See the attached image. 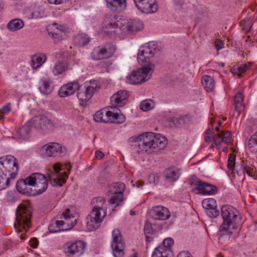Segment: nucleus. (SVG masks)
I'll list each match as a JSON object with an SVG mask.
<instances>
[{"label":"nucleus","instance_id":"obj_1","mask_svg":"<svg viewBox=\"0 0 257 257\" xmlns=\"http://www.w3.org/2000/svg\"><path fill=\"white\" fill-rule=\"evenodd\" d=\"M221 215L223 222L219 227V239H229L238 228L241 217L236 208L228 205L222 206Z\"/></svg>","mask_w":257,"mask_h":257},{"label":"nucleus","instance_id":"obj_2","mask_svg":"<svg viewBox=\"0 0 257 257\" xmlns=\"http://www.w3.org/2000/svg\"><path fill=\"white\" fill-rule=\"evenodd\" d=\"M130 142L137 143L138 152H153L164 149L167 143L166 138L161 135L148 132L138 136L132 137Z\"/></svg>","mask_w":257,"mask_h":257},{"label":"nucleus","instance_id":"obj_3","mask_svg":"<svg viewBox=\"0 0 257 257\" xmlns=\"http://www.w3.org/2000/svg\"><path fill=\"white\" fill-rule=\"evenodd\" d=\"M31 207L28 201H23L17 206V236L20 239L24 240L26 236L24 233H19L24 231L26 232L31 226Z\"/></svg>","mask_w":257,"mask_h":257},{"label":"nucleus","instance_id":"obj_4","mask_svg":"<svg viewBox=\"0 0 257 257\" xmlns=\"http://www.w3.org/2000/svg\"><path fill=\"white\" fill-rule=\"evenodd\" d=\"M60 220L52 223L49 226V231L51 232H57L60 231L68 230L72 228L77 222V214L72 213L69 209L57 216Z\"/></svg>","mask_w":257,"mask_h":257},{"label":"nucleus","instance_id":"obj_5","mask_svg":"<svg viewBox=\"0 0 257 257\" xmlns=\"http://www.w3.org/2000/svg\"><path fill=\"white\" fill-rule=\"evenodd\" d=\"M152 63L145 64L142 68L133 71L126 78V82L133 85L141 84L149 80L155 70Z\"/></svg>","mask_w":257,"mask_h":257},{"label":"nucleus","instance_id":"obj_6","mask_svg":"<svg viewBox=\"0 0 257 257\" xmlns=\"http://www.w3.org/2000/svg\"><path fill=\"white\" fill-rule=\"evenodd\" d=\"M65 168L68 172L60 173V171L63 170L62 166L59 163L53 165V171H51L48 174L49 181L53 186H60L65 182L70 172L71 165L70 164H66Z\"/></svg>","mask_w":257,"mask_h":257},{"label":"nucleus","instance_id":"obj_7","mask_svg":"<svg viewBox=\"0 0 257 257\" xmlns=\"http://www.w3.org/2000/svg\"><path fill=\"white\" fill-rule=\"evenodd\" d=\"M190 185L193 187L194 191L200 194L211 195L218 192V189L215 186L202 181L195 177L191 178Z\"/></svg>","mask_w":257,"mask_h":257},{"label":"nucleus","instance_id":"obj_8","mask_svg":"<svg viewBox=\"0 0 257 257\" xmlns=\"http://www.w3.org/2000/svg\"><path fill=\"white\" fill-rule=\"evenodd\" d=\"M29 186L35 187L34 195H38L43 193L48 187V180L44 175L35 173L28 177Z\"/></svg>","mask_w":257,"mask_h":257},{"label":"nucleus","instance_id":"obj_9","mask_svg":"<svg viewBox=\"0 0 257 257\" xmlns=\"http://www.w3.org/2000/svg\"><path fill=\"white\" fill-rule=\"evenodd\" d=\"M86 243L82 241H68L62 247L63 252L67 256L79 257L85 251Z\"/></svg>","mask_w":257,"mask_h":257},{"label":"nucleus","instance_id":"obj_10","mask_svg":"<svg viewBox=\"0 0 257 257\" xmlns=\"http://www.w3.org/2000/svg\"><path fill=\"white\" fill-rule=\"evenodd\" d=\"M106 215V211L92 209L87 217V226L90 231L97 229Z\"/></svg>","mask_w":257,"mask_h":257},{"label":"nucleus","instance_id":"obj_11","mask_svg":"<svg viewBox=\"0 0 257 257\" xmlns=\"http://www.w3.org/2000/svg\"><path fill=\"white\" fill-rule=\"evenodd\" d=\"M112 236L111 246L114 257H123L125 246L120 230L117 228L114 229L112 231Z\"/></svg>","mask_w":257,"mask_h":257},{"label":"nucleus","instance_id":"obj_12","mask_svg":"<svg viewBox=\"0 0 257 257\" xmlns=\"http://www.w3.org/2000/svg\"><path fill=\"white\" fill-rule=\"evenodd\" d=\"M47 30L49 37H51L55 41L64 39L67 34L70 32V29L67 26L57 23L50 25Z\"/></svg>","mask_w":257,"mask_h":257},{"label":"nucleus","instance_id":"obj_13","mask_svg":"<svg viewBox=\"0 0 257 257\" xmlns=\"http://www.w3.org/2000/svg\"><path fill=\"white\" fill-rule=\"evenodd\" d=\"M116 50V47L112 44H106L103 46L94 48L91 53L93 59L103 60L110 58Z\"/></svg>","mask_w":257,"mask_h":257},{"label":"nucleus","instance_id":"obj_14","mask_svg":"<svg viewBox=\"0 0 257 257\" xmlns=\"http://www.w3.org/2000/svg\"><path fill=\"white\" fill-rule=\"evenodd\" d=\"M157 46L153 42L145 44L142 47L138 55V60L139 63L147 64L150 63V60L155 55L157 51Z\"/></svg>","mask_w":257,"mask_h":257},{"label":"nucleus","instance_id":"obj_15","mask_svg":"<svg viewBox=\"0 0 257 257\" xmlns=\"http://www.w3.org/2000/svg\"><path fill=\"white\" fill-rule=\"evenodd\" d=\"M99 88V85L95 80L86 83L84 89H81L77 92V97L82 102L88 101L94 92Z\"/></svg>","mask_w":257,"mask_h":257},{"label":"nucleus","instance_id":"obj_16","mask_svg":"<svg viewBox=\"0 0 257 257\" xmlns=\"http://www.w3.org/2000/svg\"><path fill=\"white\" fill-rule=\"evenodd\" d=\"M42 150L46 157H54L65 154L67 150L61 144L55 142L49 143L42 147Z\"/></svg>","mask_w":257,"mask_h":257},{"label":"nucleus","instance_id":"obj_17","mask_svg":"<svg viewBox=\"0 0 257 257\" xmlns=\"http://www.w3.org/2000/svg\"><path fill=\"white\" fill-rule=\"evenodd\" d=\"M136 6L142 13L153 14L158 10L157 0H134Z\"/></svg>","mask_w":257,"mask_h":257},{"label":"nucleus","instance_id":"obj_18","mask_svg":"<svg viewBox=\"0 0 257 257\" xmlns=\"http://www.w3.org/2000/svg\"><path fill=\"white\" fill-rule=\"evenodd\" d=\"M33 126L44 133L52 131L54 127L52 121L45 116H36L33 118Z\"/></svg>","mask_w":257,"mask_h":257},{"label":"nucleus","instance_id":"obj_19","mask_svg":"<svg viewBox=\"0 0 257 257\" xmlns=\"http://www.w3.org/2000/svg\"><path fill=\"white\" fill-rule=\"evenodd\" d=\"M122 30L129 32H136L143 29L144 24L139 19H124L120 23Z\"/></svg>","mask_w":257,"mask_h":257},{"label":"nucleus","instance_id":"obj_20","mask_svg":"<svg viewBox=\"0 0 257 257\" xmlns=\"http://www.w3.org/2000/svg\"><path fill=\"white\" fill-rule=\"evenodd\" d=\"M202 206L205 209L206 214L211 218L217 217L220 211L217 209L216 200L212 198L204 199L202 202Z\"/></svg>","mask_w":257,"mask_h":257},{"label":"nucleus","instance_id":"obj_21","mask_svg":"<svg viewBox=\"0 0 257 257\" xmlns=\"http://www.w3.org/2000/svg\"><path fill=\"white\" fill-rule=\"evenodd\" d=\"M150 215L157 220H166L169 218L171 214L169 209L163 206H156L150 210Z\"/></svg>","mask_w":257,"mask_h":257},{"label":"nucleus","instance_id":"obj_22","mask_svg":"<svg viewBox=\"0 0 257 257\" xmlns=\"http://www.w3.org/2000/svg\"><path fill=\"white\" fill-rule=\"evenodd\" d=\"M23 14L28 19H37L45 16V12L43 8L36 5H32L24 10Z\"/></svg>","mask_w":257,"mask_h":257},{"label":"nucleus","instance_id":"obj_23","mask_svg":"<svg viewBox=\"0 0 257 257\" xmlns=\"http://www.w3.org/2000/svg\"><path fill=\"white\" fill-rule=\"evenodd\" d=\"M128 97V94L127 91L122 90L118 91L110 97V107L114 108L123 106Z\"/></svg>","mask_w":257,"mask_h":257},{"label":"nucleus","instance_id":"obj_24","mask_svg":"<svg viewBox=\"0 0 257 257\" xmlns=\"http://www.w3.org/2000/svg\"><path fill=\"white\" fill-rule=\"evenodd\" d=\"M80 85L77 81H73L63 85L58 91V94L61 97L70 96L79 89Z\"/></svg>","mask_w":257,"mask_h":257},{"label":"nucleus","instance_id":"obj_25","mask_svg":"<svg viewBox=\"0 0 257 257\" xmlns=\"http://www.w3.org/2000/svg\"><path fill=\"white\" fill-rule=\"evenodd\" d=\"M166 120L168 122H172L177 127H180L189 123L191 121V117L188 115H174L169 113L166 116Z\"/></svg>","mask_w":257,"mask_h":257},{"label":"nucleus","instance_id":"obj_26","mask_svg":"<svg viewBox=\"0 0 257 257\" xmlns=\"http://www.w3.org/2000/svg\"><path fill=\"white\" fill-rule=\"evenodd\" d=\"M2 162H0V190L6 189L9 185V182L11 179H14L16 176V173H12L10 174V178L7 176V174L5 172V168L3 166Z\"/></svg>","mask_w":257,"mask_h":257},{"label":"nucleus","instance_id":"obj_27","mask_svg":"<svg viewBox=\"0 0 257 257\" xmlns=\"http://www.w3.org/2000/svg\"><path fill=\"white\" fill-rule=\"evenodd\" d=\"M52 80L48 77H42L39 82V90L40 92L44 95H48L51 93L52 88L51 86Z\"/></svg>","mask_w":257,"mask_h":257},{"label":"nucleus","instance_id":"obj_28","mask_svg":"<svg viewBox=\"0 0 257 257\" xmlns=\"http://www.w3.org/2000/svg\"><path fill=\"white\" fill-rule=\"evenodd\" d=\"M216 146H219L222 142L229 144L231 141L230 133L229 131H221L215 135L213 138Z\"/></svg>","mask_w":257,"mask_h":257},{"label":"nucleus","instance_id":"obj_29","mask_svg":"<svg viewBox=\"0 0 257 257\" xmlns=\"http://www.w3.org/2000/svg\"><path fill=\"white\" fill-rule=\"evenodd\" d=\"M2 162L3 166L5 168V172H10L13 170L14 167H16V159L12 155H7L5 158H0V162Z\"/></svg>","mask_w":257,"mask_h":257},{"label":"nucleus","instance_id":"obj_30","mask_svg":"<svg viewBox=\"0 0 257 257\" xmlns=\"http://www.w3.org/2000/svg\"><path fill=\"white\" fill-rule=\"evenodd\" d=\"M47 60L46 56L43 53H38L31 57V67L33 69L40 68Z\"/></svg>","mask_w":257,"mask_h":257},{"label":"nucleus","instance_id":"obj_31","mask_svg":"<svg viewBox=\"0 0 257 257\" xmlns=\"http://www.w3.org/2000/svg\"><path fill=\"white\" fill-rule=\"evenodd\" d=\"M110 114L111 111L102 109L95 112L93 115V119L96 122L107 123L110 121Z\"/></svg>","mask_w":257,"mask_h":257},{"label":"nucleus","instance_id":"obj_32","mask_svg":"<svg viewBox=\"0 0 257 257\" xmlns=\"http://www.w3.org/2000/svg\"><path fill=\"white\" fill-rule=\"evenodd\" d=\"M180 175V170L175 167H171L166 170L165 176L169 181H176Z\"/></svg>","mask_w":257,"mask_h":257},{"label":"nucleus","instance_id":"obj_33","mask_svg":"<svg viewBox=\"0 0 257 257\" xmlns=\"http://www.w3.org/2000/svg\"><path fill=\"white\" fill-rule=\"evenodd\" d=\"M32 126H33V119L27 122L20 128L19 135L20 139L25 140L28 138Z\"/></svg>","mask_w":257,"mask_h":257},{"label":"nucleus","instance_id":"obj_34","mask_svg":"<svg viewBox=\"0 0 257 257\" xmlns=\"http://www.w3.org/2000/svg\"><path fill=\"white\" fill-rule=\"evenodd\" d=\"M202 85L207 92L212 91L215 88V81L210 76L205 75L202 77Z\"/></svg>","mask_w":257,"mask_h":257},{"label":"nucleus","instance_id":"obj_35","mask_svg":"<svg viewBox=\"0 0 257 257\" xmlns=\"http://www.w3.org/2000/svg\"><path fill=\"white\" fill-rule=\"evenodd\" d=\"M68 67L67 64L65 61L56 62L52 69V73L54 75H58L65 71Z\"/></svg>","mask_w":257,"mask_h":257},{"label":"nucleus","instance_id":"obj_36","mask_svg":"<svg viewBox=\"0 0 257 257\" xmlns=\"http://www.w3.org/2000/svg\"><path fill=\"white\" fill-rule=\"evenodd\" d=\"M172 251L164 249V247H157L154 250L152 257H172Z\"/></svg>","mask_w":257,"mask_h":257},{"label":"nucleus","instance_id":"obj_37","mask_svg":"<svg viewBox=\"0 0 257 257\" xmlns=\"http://www.w3.org/2000/svg\"><path fill=\"white\" fill-rule=\"evenodd\" d=\"M90 41L89 37L85 34H79L74 38L75 44L79 47L87 44Z\"/></svg>","mask_w":257,"mask_h":257},{"label":"nucleus","instance_id":"obj_38","mask_svg":"<svg viewBox=\"0 0 257 257\" xmlns=\"http://www.w3.org/2000/svg\"><path fill=\"white\" fill-rule=\"evenodd\" d=\"M28 177L26 179H21L17 181V191L21 194H28L29 189L28 187Z\"/></svg>","mask_w":257,"mask_h":257},{"label":"nucleus","instance_id":"obj_39","mask_svg":"<svg viewBox=\"0 0 257 257\" xmlns=\"http://www.w3.org/2000/svg\"><path fill=\"white\" fill-rule=\"evenodd\" d=\"M93 209H106L105 200L103 197H97L94 198L92 201Z\"/></svg>","mask_w":257,"mask_h":257},{"label":"nucleus","instance_id":"obj_40","mask_svg":"<svg viewBox=\"0 0 257 257\" xmlns=\"http://www.w3.org/2000/svg\"><path fill=\"white\" fill-rule=\"evenodd\" d=\"M108 7H117L120 10H124L126 7V0H106Z\"/></svg>","mask_w":257,"mask_h":257},{"label":"nucleus","instance_id":"obj_41","mask_svg":"<svg viewBox=\"0 0 257 257\" xmlns=\"http://www.w3.org/2000/svg\"><path fill=\"white\" fill-rule=\"evenodd\" d=\"M109 115L110 116L109 122H111L120 124L124 122L125 120V117L122 113H114L111 111V114Z\"/></svg>","mask_w":257,"mask_h":257},{"label":"nucleus","instance_id":"obj_42","mask_svg":"<svg viewBox=\"0 0 257 257\" xmlns=\"http://www.w3.org/2000/svg\"><path fill=\"white\" fill-rule=\"evenodd\" d=\"M118 24L114 22H110L106 25L103 28V31L107 35H112L116 33L118 30Z\"/></svg>","mask_w":257,"mask_h":257},{"label":"nucleus","instance_id":"obj_43","mask_svg":"<svg viewBox=\"0 0 257 257\" xmlns=\"http://www.w3.org/2000/svg\"><path fill=\"white\" fill-rule=\"evenodd\" d=\"M125 189V185L122 182H117L110 186V192L111 194L123 193Z\"/></svg>","mask_w":257,"mask_h":257},{"label":"nucleus","instance_id":"obj_44","mask_svg":"<svg viewBox=\"0 0 257 257\" xmlns=\"http://www.w3.org/2000/svg\"><path fill=\"white\" fill-rule=\"evenodd\" d=\"M247 146L251 152H257V132L251 136L248 140Z\"/></svg>","mask_w":257,"mask_h":257},{"label":"nucleus","instance_id":"obj_45","mask_svg":"<svg viewBox=\"0 0 257 257\" xmlns=\"http://www.w3.org/2000/svg\"><path fill=\"white\" fill-rule=\"evenodd\" d=\"M113 195L111 196L109 200L110 204H115L118 202H122L123 200V193H116L112 194Z\"/></svg>","mask_w":257,"mask_h":257},{"label":"nucleus","instance_id":"obj_46","mask_svg":"<svg viewBox=\"0 0 257 257\" xmlns=\"http://www.w3.org/2000/svg\"><path fill=\"white\" fill-rule=\"evenodd\" d=\"M174 243L173 239L171 238H167L163 242V244L158 247H164V249L172 250L171 247Z\"/></svg>","mask_w":257,"mask_h":257},{"label":"nucleus","instance_id":"obj_47","mask_svg":"<svg viewBox=\"0 0 257 257\" xmlns=\"http://www.w3.org/2000/svg\"><path fill=\"white\" fill-rule=\"evenodd\" d=\"M152 103L151 100L143 101L141 103L140 108L143 111H148L153 107Z\"/></svg>","mask_w":257,"mask_h":257},{"label":"nucleus","instance_id":"obj_48","mask_svg":"<svg viewBox=\"0 0 257 257\" xmlns=\"http://www.w3.org/2000/svg\"><path fill=\"white\" fill-rule=\"evenodd\" d=\"M235 156L232 154L229 155L228 159L227 166L230 170H233L235 165Z\"/></svg>","mask_w":257,"mask_h":257},{"label":"nucleus","instance_id":"obj_49","mask_svg":"<svg viewBox=\"0 0 257 257\" xmlns=\"http://www.w3.org/2000/svg\"><path fill=\"white\" fill-rule=\"evenodd\" d=\"M251 63H248L247 64L241 65L240 67H239L237 68L236 72V73L238 74V76H240L241 73H244L248 70L251 66Z\"/></svg>","mask_w":257,"mask_h":257},{"label":"nucleus","instance_id":"obj_50","mask_svg":"<svg viewBox=\"0 0 257 257\" xmlns=\"http://www.w3.org/2000/svg\"><path fill=\"white\" fill-rule=\"evenodd\" d=\"M11 107H10V104H7L5 106H4L1 109H0V120L3 119V114H7L11 111Z\"/></svg>","mask_w":257,"mask_h":257},{"label":"nucleus","instance_id":"obj_51","mask_svg":"<svg viewBox=\"0 0 257 257\" xmlns=\"http://www.w3.org/2000/svg\"><path fill=\"white\" fill-rule=\"evenodd\" d=\"M7 27L10 31H15L16 30V19H14L10 21L7 24Z\"/></svg>","mask_w":257,"mask_h":257},{"label":"nucleus","instance_id":"obj_52","mask_svg":"<svg viewBox=\"0 0 257 257\" xmlns=\"http://www.w3.org/2000/svg\"><path fill=\"white\" fill-rule=\"evenodd\" d=\"M15 194L16 191L15 190L8 191L6 196L8 201L10 202H15Z\"/></svg>","mask_w":257,"mask_h":257},{"label":"nucleus","instance_id":"obj_53","mask_svg":"<svg viewBox=\"0 0 257 257\" xmlns=\"http://www.w3.org/2000/svg\"><path fill=\"white\" fill-rule=\"evenodd\" d=\"M243 100V94L241 92L237 93L234 97V103L235 104H238V105L241 104H242Z\"/></svg>","mask_w":257,"mask_h":257},{"label":"nucleus","instance_id":"obj_54","mask_svg":"<svg viewBox=\"0 0 257 257\" xmlns=\"http://www.w3.org/2000/svg\"><path fill=\"white\" fill-rule=\"evenodd\" d=\"M21 70L22 71V74L20 73V75H22V78H21V80H27L28 79V68L25 66H23L22 68H20Z\"/></svg>","mask_w":257,"mask_h":257},{"label":"nucleus","instance_id":"obj_55","mask_svg":"<svg viewBox=\"0 0 257 257\" xmlns=\"http://www.w3.org/2000/svg\"><path fill=\"white\" fill-rule=\"evenodd\" d=\"M211 130L210 128H207L205 132L204 135V139L206 142H211L212 141V138L211 137Z\"/></svg>","mask_w":257,"mask_h":257},{"label":"nucleus","instance_id":"obj_56","mask_svg":"<svg viewBox=\"0 0 257 257\" xmlns=\"http://www.w3.org/2000/svg\"><path fill=\"white\" fill-rule=\"evenodd\" d=\"M243 171L244 173L247 174L249 176H252V175L253 169L248 166L243 167Z\"/></svg>","mask_w":257,"mask_h":257},{"label":"nucleus","instance_id":"obj_57","mask_svg":"<svg viewBox=\"0 0 257 257\" xmlns=\"http://www.w3.org/2000/svg\"><path fill=\"white\" fill-rule=\"evenodd\" d=\"M174 4L177 9H181L184 6V0H174Z\"/></svg>","mask_w":257,"mask_h":257},{"label":"nucleus","instance_id":"obj_58","mask_svg":"<svg viewBox=\"0 0 257 257\" xmlns=\"http://www.w3.org/2000/svg\"><path fill=\"white\" fill-rule=\"evenodd\" d=\"M223 45V42L220 39H217L216 40L215 42V45L217 51H219L222 48Z\"/></svg>","mask_w":257,"mask_h":257},{"label":"nucleus","instance_id":"obj_59","mask_svg":"<svg viewBox=\"0 0 257 257\" xmlns=\"http://www.w3.org/2000/svg\"><path fill=\"white\" fill-rule=\"evenodd\" d=\"M145 232L147 234H150L152 231V224L150 222H147L145 225Z\"/></svg>","mask_w":257,"mask_h":257},{"label":"nucleus","instance_id":"obj_60","mask_svg":"<svg viewBox=\"0 0 257 257\" xmlns=\"http://www.w3.org/2000/svg\"><path fill=\"white\" fill-rule=\"evenodd\" d=\"M38 245V241L35 238H32L30 241V245L33 248H36Z\"/></svg>","mask_w":257,"mask_h":257},{"label":"nucleus","instance_id":"obj_61","mask_svg":"<svg viewBox=\"0 0 257 257\" xmlns=\"http://www.w3.org/2000/svg\"><path fill=\"white\" fill-rule=\"evenodd\" d=\"M51 4L60 5L66 2L67 0H48Z\"/></svg>","mask_w":257,"mask_h":257},{"label":"nucleus","instance_id":"obj_62","mask_svg":"<svg viewBox=\"0 0 257 257\" xmlns=\"http://www.w3.org/2000/svg\"><path fill=\"white\" fill-rule=\"evenodd\" d=\"M177 257H191V255L189 252L183 251L179 253Z\"/></svg>","mask_w":257,"mask_h":257},{"label":"nucleus","instance_id":"obj_63","mask_svg":"<svg viewBox=\"0 0 257 257\" xmlns=\"http://www.w3.org/2000/svg\"><path fill=\"white\" fill-rule=\"evenodd\" d=\"M104 154L100 151H96L95 152V157L97 159H101L104 157Z\"/></svg>","mask_w":257,"mask_h":257},{"label":"nucleus","instance_id":"obj_64","mask_svg":"<svg viewBox=\"0 0 257 257\" xmlns=\"http://www.w3.org/2000/svg\"><path fill=\"white\" fill-rule=\"evenodd\" d=\"M24 27V22L22 20L17 19V30L21 29Z\"/></svg>","mask_w":257,"mask_h":257}]
</instances>
